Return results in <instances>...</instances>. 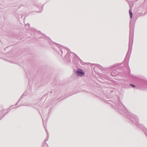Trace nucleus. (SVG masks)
<instances>
[{
  "label": "nucleus",
  "instance_id": "7ed1b4c3",
  "mask_svg": "<svg viewBox=\"0 0 147 147\" xmlns=\"http://www.w3.org/2000/svg\"><path fill=\"white\" fill-rule=\"evenodd\" d=\"M130 85H131L132 87H135V86L134 85H133L131 84H130Z\"/></svg>",
  "mask_w": 147,
  "mask_h": 147
},
{
  "label": "nucleus",
  "instance_id": "f03ea898",
  "mask_svg": "<svg viewBox=\"0 0 147 147\" xmlns=\"http://www.w3.org/2000/svg\"><path fill=\"white\" fill-rule=\"evenodd\" d=\"M129 14H130V18H132V14L131 10V9L129 10Z\"/></svg>",
  "mask_w": 147,
  "mask_h": 147
},
{
  "label": "nucleus",
  "instance_id": "f257e3e1",
  "mask_svg": "<svg viewBox=\"0 0 147 147\" xmlns=\"http://www.w3.org/2000/svg\"><path fill=\"white\" fill-rule=\"evenodd\" d=\"M76 73L78 74V76H81L84 74V73L82 70L81 69H78L76 71Z\"/></svg>",
  "mask_w": 147,
  "mask_h": 147
}]
</instances>
